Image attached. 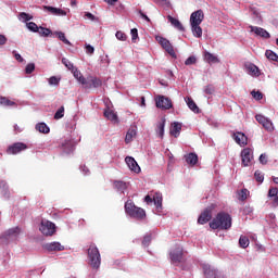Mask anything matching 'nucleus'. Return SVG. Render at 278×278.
<instances>
[{
	"mask_svg": "<svg viewBox=\"0 0 278 278\" xmlns=\"http://www.w3.org/2000/svg\"><path fill=\"white\" fill-rule=\"evenodd\" d=\"M231 215H229V213L219 212L210 223V227L211 229L227 231L231 229Z\"/></svg>",
	"mask_w": 278,
	"mask_h": 278,
	"instance_id": "f257e3e1",
	"label": "nucleus"
},
{
	"mask_svg": "<svg viewBox=\"0 0 278 278\" xmlns=\"http://www.w3.org/2000/svg\"><path fill=\"white\" fill-rule=\"evenodd\" d=\"M125 212L130 218H136V220H144V218H147L144 208L136 206L131 200L125 203Z\"/></svg>",
	"mask_w": 278,
	"mask_h": 278,
	"instance_id": "f03ea898",
	"label": "nucleus"
},
{
	"mask_svg": "<svg viewBox=\"0 0 278 278\" xmlns=\"http://www.w3.org/2000/svg\"><path fill=\"white\" fill-rule=\"evenodd\" d=\"M88 260L91 268L99 270L101 266V253H99V249L94 245H91L88 249Z\"/></svg>",
	"mask_w": 278,
	"mask_h": 278,
	"instance_id": "7ed1b4c3",
	"label": "nucleus"
},
{
	"mask_svg": "<svg viewBox=\"0 0 278 278\" xmlns=\"http://www.w3.org/2000/svg\"><path fill=\"white\" fill-rule=\"evenodd\" d=\"M169 260H170L172 264H174L175 266H179V264L184 263L186 260L184 248L176 247V248L172 249L169 252Z\"/></svg>",
	"mask_w": 278,
	"mask_h": 278,
	"instance_id": "20e7f679",
	"label": "nucleus"
},
{
	"mask_svg": "<svg viewBox=\"0 0 278 278\" xmlns=\"http://www.w3.org/2000/svg\"><path fill=\"white\" fill-rule=\"evenodd\" d=\"M84 88L90 90L92 88H101L103 86V80L97 76H88L85 78V84H83Z\"/></svg>",
	"mask_w": 278,
	"mask_h": 278,
	"instance_id": "39448f33",
	"label": "nucleus"
},
{
	"mask_svg": "<svg viewBox=\"0 0 278 278\" xmlns=\"http://www.w3.org/2000/svg\"><path fill=\"white\" fill-rule=\"evenodd\" d=\"M39 230L43 236H53L56 231V227L50 220H42Z\"/></svg>",
	"mask_w": 278,
	"mask_h": 278,
	"instance_id": "423d86ee",
	"label": "nucleus"
},
{
	"mask_svg": "<svg viewBox=\"0 0 278 278\" xmlns=\"http://www.w3.org/2000/svg\"><path fill=\"white\" fill-rule=\"evenodd\" d=\"M23 151H27V146L24 142H15L7 149L8 155H18V153H23Z\"/></svg>",
	"mask_w": 278,
	"mask_h": 278,
	"instance_id": "0eeeda50",
	"label": "nucleus"
},
{
	"mask_svg": "<svg viewBox=\"0 0 278 278\" xmlns=\"http://www.w3.org/2000/svg\"><path fill=\"white\" fill-rule=\"evenodd\" d=\"M214 211V204L211 206H207L199 216L198 224L199 225H206V223H210L212 220V212Z\"/></svg>",
	"mask_w": 278,
	"mask_h": 278,
	"instance_id": "6e6552de",
	"label": "nucleus"
},
{
	"mask_svg": "<svg viewBox=\"0 0 278 278\" xmlns=\"http://www.w3.org/2000/svg\"><path fill=\"white\" fill-rule=\"evenodd\" d=\"M253 162V149L245 148L241 151V164L242 166H249Z\"/></svg>",
	"mask_w": 278,
	"mask_h": 278,
	"instance_id": "1a4fd4ad",
	"label": "nucleus"
},
{
	"mask_svg": "<svg viewBox=\"0 0 278 278\" xmlns=\"http://www.w3.org/2000/svg\"><path fill=\"white\" fill-rule=\"evenodd\" d=\"M155 103L156 108H159L160 110H170V108H173V102L170 101V99L164 96H159L155 99Z\"/></svg>",
	"mask_w": 278,
	"mask_h": 278,
	"instance_id": "9d476101",
	"label": "nucleus"
},
{
	"mask_svg": "<svg viewBox=\"0 0 278 278\" xmlns=\"http://www.w3.org/2000/svg\"><path fill=\"white\" fill-rule=\"evenodd\" d=\"M255 119L257 121V123H260V125H262L264 127V129H266L267 131H273L275 129V126H273V122L270 119H268L266 116L262 115V114H257L255 116Z\"/></svg>",
	"mask_w": 278,
	"mask_h": 278,
	"instance_id": "9b49d317",
	"label": "nucleus"
},
{
	"mask_svg": "<svg viewBox=\"0 0 278 278\" xmlns=\"http://www.w3.org/2000/svg\"><path fill=\"white\" fill-rule=\"evenodd\" d=\"M232 138L239 147H247L249 144V137L244 132H233Z\"/></svg>",
	"mask_w": 278,
	"mask_h": 278,
	"instance_id": "f8f14e48",
	"label": "nucleus"
},
{
	"mask_svg": "<svg viewBox=\"0 0 278 278\" xmlns=\"http://www.w3.org/2000/svg\"><path fill=\"white\" fill-rule=\"evenodd\" d=\"M204 18H205V14L203 13V10L200 9V10L191 13L190 25H194V23L201 24V23H203Z\"/></svg>",
	"mask_w": 278,
	"mask_h": 278,
	"instance_id": "ddd939ff",
	"label": "nucleus"
},
{
	"mask_svg": "<svg viewBox=\"0 0 278 278\" xmlns=\"http://www.w3.org/2000/svg\"><path fill=\"white\" fill-rule=\"evenodd\" d=\"M157 40L163 49H165V51H167L172 55V58H175V49L173 48V45H170V41H168V39L164 37H159Z\"/></svg>",
	"mask_w": 278,
	"mask_h": 278,
	"instance_id": "4468645a",
	"label": "nucleus"
},
{
	"mask_svg": "<svg viewBox=\"0 0 278 278\" xmlns=\"http://www.w3.org/2000/svg\"><path fill=\"white\" fill-rule=\"evenodd\" d=\"M125 162L130 170L132 173H140V165H138V162H136V159L131 156H126Z\"/></svg>",
	"mask_w": 278,
	"mask_h": 278,
	"instance_id": "2eb2a0df",
	"label": "nucleus"
},
{
	"mask_svg": "<svg viewBox=\"0 0 278 278\" xmlns=\"http://www.w3.org/2000/svg\"><path fill=\"white\" fill-rule=\"evenodd\" d=\"M42 249L48 253H58L66 250V248L62 244H43Z\"/></svg>",
	"mask_w": 278,
	"mask_h": 278,
	"instance_id": "dca6fc26",
	"label": "nucleus"
},
{
	"mask_svg": "<svg viewBox=\"0 0 278 278\" xmlns=\"http://www.w3.org/2000/svg\"><path fill=\"white\" fill-rule=\"evenodd\" d=\"M43 10L53 16H66V11L55 7L43 5Z\"/></svg>",
	"mask_w": 278,
	"mask_h": 278,
	"instance_id": "f3484780",
	"label": "nucleus"
},
{
	"mask_svg": "<svg viewBox=\"0 0 278 278\" xmlns=\"http://www.w3.org/2000/svg\"><path fill=\"white\" fill-rule=\"evenodd\" d=\"M255 243H257L256 235H250V236L242 235L239 239V244H255Z\"/></svg>",
	"mask_w": 278,
	"mask_h": 278,
	"instance_id": "a211bd4d",
	"label": "nucleus"
},
{
	"mask_svg": "<svg viewBox=\"0 0 278 278\" xmlns=\"http://www.w3.org/2000/svg\"><path fill=\"white\" fill-rule=\"evenodd\" d=\"M250 29L253 34L260 36L261 38H270V33L262 27L250 26Z\"/></svg>",
	"mask_w": 278,
	"mask_h": 278,
	"instance_id": "6ab92c4d",
	"label": "nucleus"
},
{
	"mask_svg": "<svg viewBox=\"0 0 278 278\" xmlns=\"http://www.w3.org/2000/svg\"><path fill=\"white\" fill-rule=\"evenodd\" d=\"M104 116L105 118H108V121H111L112 123H118V115L110 108H106L104 110Z\"/></svg>",
	"mask_w": 278,
	"mask_h": 278,
	"instance_id": "aec40b11",
	"label": "nucleus"
},
{
	"mask_svg": "<svg viewBox=\"0 0 278 278\" xmlns=\"http://www.w3.org/2000/svg\"><path fill=\"white\" fill-rule=\"evenodd\" d=\"M167 21H169V23L173 25V27L178 29V31H186V28L184 27V24H181V22H179V20L168 15Z\"/></svg>",
	"mask_w": 278,
	"mask_h": 278,
	"instance_id": "412c9836",
	"label": "nucleus"
},
{
	"mask_svg": "<svg viewBox=\"0 0 278 278\" xmlns=\"http://www.w3.org/2000/svg\"><path fill=\"white\" fill-rule=\"evenodd\" d=\"M245 68L250 75H252V77H260V67H257L255 64L247 63Z\"/></svg>",
	"mask_w": 278,
	"mask_h": 278,
	"instance_id": "4be33fe9",
	"label": "nucleus"
},
{
	"mask_svg": "<svg viewBox=\"0 0 278 278\" xmlns=\"http://www.w3.org/2000/svg\"><path fill=\"white\" fill-rule=\"evenodd\" d=\"M191 25V31L195 38H201L203 36V28H201V24H197L193 22Z\"/></svg>",
	"mask_w": 278,
	"mask_h": 278,
	"instance_id": "5701e85b",
	"label": "nucleus"
},
{
	"mask_svg": "<svg viewBox=\"0 0 278 278\" xmlns=\"http://www.w3.org/2000/svg\"><path fill=\"white\" fill-rule=\"evenodd\" d=\"M169 134H170V136H174V138H178L179 134H181V124H179L177 122L173 123Z\"/></svg>",
	"mask_w": 278,
	"mask_h": 278,
	"instance_id": "b1692460",
	"label": "nucleus"
},
{
	"mask_svg": "<svg viewBox=\"0 0 278 278\" xmlns=\"http://www.w3.org/2000/svg\"><path fill=\"white\" fill-rule=\"evenodd\" d=\"M164 127H166V118H161L156 124V134L159 137L164 138Z\"/></svg>",
	"mask_w": 278,
	"mask_h": 278,
	"instance_id": "393cba45",
	"label": "nucleus"
},
{
	"mask_svg": "<svg viewBox=\"0 0 278 278\" xmlns=\"http://www.w3.org/2000/svg\"><path fill=\"white\" fill-rule=\"evenodd\" d=\"M185 157L187 164H190V166H195V164L199 162V156L197 153H189Z\"/></svg>",
	"mask_w": 278,
	"mask_h": 278,
	"instance_id": "a878e982",
	"label": "nucleus"
},
{
	"mask_svg": "<svg viewBox=\"0 0 278 278\" xmlns=\"http://www.w3.org/2000/svg\"><path fill=\"white\" fill-rule=\"evenodd\" d=\"M202 268L206 278H216V270L212 269L210 265H203Z\"/></svg>",
	"mask_w": 278,
	"mask_h": 278,
	"instance_id": "bb28decb",
	"label": "nucleus"
},
{
	"mask_svg": "<svg viewBox=\"0 0 278 278\" xmlns=\"http://www.w3.org/2000/svg\"><path fill=\"white\" fill-rule=\"evenodd\" d=\"M72 73H73L75 79H77V81H79V84H81V86H84V84H86V77H84V75L81 74V72H79V70H77V67L72 70Z\"/></svg>",
	"mask_w": 278,
	"mask_h": 278,
	"instance_id": "cd10ccee",
	"label": "nucleus"
},
{
	"mask_svg": "<svg viewBox=\"0 0 278 278\" xmlns=\"http://www.w3.org/2000/svg\"><path fill=\"white\" fill-rule=\"evenodd\" d=\"M35 129L39 131V134H49L51 131L49 126H47L45 123H38Z\"/></svg>",
	"mask_w": 278,
	"mask_h": 278,
	"instance_id": "c85d7f7f",
	"label": "nucleus"
},
{
	"mask_svg": "<svg viewBox=\"0 0 278 278\" xmlns=\"http://www.w3.org/2000/svg\"><path fill=\"white\" fill-rule=\"evenodd\" d=\"M54 36L59 38V40H61V42H63L64 45H67L68 47L72 46V43L70 42L68 39H66V35L62 31H54Z\"/></svg>",
	"mask_w": 278,
	"mask_h": 278,
	"instance_id": "c756f323",
	"label": "nucleus"
},
{
	"mask_svg": "<svg viewBox=\"0 0 278 278\" xmlns=\"http://www.w3.org/2000/svg\"><path fill=\"white\" fill-rule=\"evenodd\" d=\"M187 105L189 109H191L192 112L199 114V106L197 105L194 100H192V98H187Z\"/></svg>",
	"mask_w": 278,
	"mask_h": 278,
	"instance_id": "7c9ffc66",
	"label": "nucleus"
},
{
	"mask_svg": "<svg viewBox=\"0 0 278 278\" xmlns=\"http://www.w3.org/2000/svg\"><path fill=\"white\" fill-rule=\"evenodd\" d=\"M204 60H206L208 64H216L218 62V58L210 52H205Z\"/></svg>",
	"mask_w": 278,
	"mask_h": 278,
	"instance_id": "2f4dec72",
	"label": "nucleus"
},
{
	"mask_svg": "<svg viewBox=\"0 0 278 278\" xmlns=\"http://www.w3.org/2000/svg\"><path fill=\"white\" fill-rule=\"evenodd\" d=\"M114 187L119 192H123V190H127V184L125 181H123V180H115L114 181Z\"/></svg>",
	"mask_w": 278,
	"mask_h": 278,
	"instance_id": "473e14b6",
	"label": "nucleus"
},
{
	"mask_svg": "<svg viewBox=\"0 0 278 278\" xmlns=\"http://www.w3.org/2000/svg\"><path fill=\"white\" fill-rule=\"evenodd\" d=\"M136 138V129H129L125 137L126 144H129Z\"/></svg>",
	"mask_w": 278,
	"mask_h": 278,
	"instance_id": "72a5a7b5",
	"label": "nucleus"
},
{
	"mask_svg": "<svg viewBox=\"0 0 278 278\" xmlns=\"http://www.w3.org/2000/svg\"><path fill=\"white\" fill-rule=\"evenodd\" d=\"M265 55L267 60H271V62H278L277 53L273 52V50H266Z\"/></svg>",
	"mask_w": 278,
	"mask_h": 278,
	"instance_id": "f704fd0d",
	"label": "nucleus"
},
{
	"mask_svg": "<svg viewBox=\"0 0 278 278\" xmlns=\"http://www.w3.org/2000/svg\"><path fill=\"white\" fill-rule=\"evenodd\" d=\"M38 34H39L40 36H43V38H49V36H51V34H53V33H52L51 29H49V28L39 27Z\"/></svg>",
	"mask_w": 278,
	"mask_h": 278,
	"instance_id": "c9c22d12",
	"label": "nucleus"
},
{
	"mask_svg": "<svg viewBox=\"0 0 278 278\" xmlns=\"http://www.w3.org/2000/svg\"><path fill=\"white\" fill-rule=\"evenodd\" d=\"M0 104L5 105L7 108H12V105H16L14 101H11L8 98H0Z\"/></svg>",
	"mask_w": 278,
	"mask_h": 278,
	"instance_id": "e433bc0d",
	"label": "nucleus"
},
{
	"mask_svg": "<svg viewBox=\"0 0 278 278\" xmlns=\"http://www.w3.org/2000/svg\"><path fill=\"white\" fill-rule=\"evenodd\" d=\"M62 64H63L68 71H72V72L76 68L75 65H73V63L70 62V60L66 59V58H63V59H62Z\"/></svg>",
	"mask_w": 278,
	"mask_h": 278,
	"instance_id": "4c0bfd02",
	"label": "nucleus"
},
{
	"mask_svg": "<svg viewBox=\"0 0 278 278\" xmlns=\"http://www.w3.org/2000/svg\"><path fill=\"white\" fill-rule=\"evenodd\" d=\"M18 233H21V229L18 227H15V228H11L7 231V236L9 237H16L18 236Z\"/></svg>",
	"mask_w": 278,
	"mask_h": 278,
	"instance_id": "58836bf2",
	"label": "nucleus"
},
{
	"mask_svg": "<svg viewBox=\"0 0 278 278\" xmlns=\"http://www.w3.org/2000/svg\"><path fill=\"white\" fill-rule=\"evenodd\" d=\"M27 25V28L30 30V31H34V33H38V29H40V27H38V24L37 23H34V22H29L26 24Z\"/></svg>",
	"mask_w": 278,
	"mask_h": 278,
	"instance_id": "ea45409f",
	"label": "nucleus"
},
{
	"mask_svg": "<svg viewBox=\"0 0 278 278\" xmlns=\"http://www.w3.org/2000/svg\"><path fill=\"white\" fill-rule=\"evenodd\" d=\"M251 94L256 101H262L264 99V94L261 91L253 90L251 91Z\"/></svg>",
	"mask_w": 278,
	"mask_h": 278,
	"instance_id": "a19ab883",
	"label": "nucleus"
},
{
	"mask_svg": "<svg viewBox=\"0 0 278 278\" xmlns=\"http://www.w3.org/2000/svg\"><path fill=\"white\" fill-rule=\"evenodd\" d=\"M153 203L156 207V210L162 208V197L161 195H156L153 198Z\"/></svg>",
	"mask_w": 278,
	"mask_h": 278,
	"instance_id": "79ce46f5",
	"label": "nucleus"
},
{
	"mask_svg": "<svg viewBox=\"0 0 278 278\" xmlns=\"http://www.w3.org/2000/svg\"><path fill=\"white\" fill-rule=\"evenodd\" d=\"M55 121H60V118H64V106H61L54 114Z\"/></svg>",
	"mask_w": 278,
	"mask_h": 278,
	"instance_id": "37998d69",
	"label": "nucleus"
},
{
	"mask_svg": "<svg viewBox=\"0 0 278 278\" xmlns=\"http://www.w3.org/2000/svg\"><path fill=\"white\" fill-rule=\"evenodd\" d=\"M254 178L258 184H263L264 182V175L262 174V172L256 170L254 173Z\"/></svg>",
	"mask_w": 278,
	"mask_h": 278,
	"instance_id": "c03bdc74",
	"label": "nucleus"
},
{
	"mask_svg": "<svg viewBox=\"0 0 278 278\" xmlns=\"http://www.w3.org/2000/svg\"><path fill=\"white\" fill-rule=\"evenodd\" d=\"M33 71H36V64L29 63L25 67L26 75H31Z\"/></svg>",
	"mask_w": 278,
	"mask_h": 278,
	"instance_id": "a18cd8bd",
	"label": "nucleus"
},
{
	"mask_svg": "<svg viewBox=\"0 0 278 278\" xmlns=\"http://www.w3.org/2000/svg\"><path fill=\"white\" fill-rule=\"evenodd\" d=\"M214 92H216V88L214 87V85H207L206 87H204L205 94H213Z\"/></svg>",
	"mask_w": 278,
	"mask_h": 278,
	"instance_id": "49530a36",
	"label": "nucleus"
},
{
	"mask_svg": "<svg viewBox=\"0 0 278 278\" xmlns=\"http://www.w3.org/2000/svg\"><path fill=\"white\" fill-rule=\"evenodd\" d=\"M248 194H249V190L248 189H242L239 192V201H247Z\"/></svg>",
	"mask_w": 278,
	"mask_h": 278,
	"instance_id": "de8ad7c7",
	"label": "nucleus"
},
{
	"mask_svg": "<svg viewBox=\"0 0 278 278\" xmlns=\"http://www.w3.org/2000/svg\"><path fill=\"white\" fill-rule=\"evenodd\" d=\"M151 242H153V235L152 233L146 235L143 237L142 244H151Z\"/></svg>",
	"mask_w": 278,
	"mask_h": 278,
	"instance_id": "09e8293b",
	"label": "nucleus"
},
{
	"mask_svg": "<svg viewBox=\"0 0 278 278\" xmlns=\"http://www.w3.org/2000/svg\"><path fill=\"white\" fill-rule=\"evenodd\" d=\"M186 66H192V64H197V56H189L186 61H185Z\"/></svg>",
	"mask_w": 278,
	"mask_h": 278,
	"instance_id": "8fccbe9b",
	"label": "nucleus"
},
{
	"mask_svg": "<svg viewBox=\"0 0 278 278\" xmlns=\"http://www.w3.org/2000/svg\"><path fill=\"white\" fill-rule=\"evenodd\" d=\"M277 194H278V189H277V187H271V188H269V190H268V197H269V198L276 199Z\"/></svg>",
	"mask_w": 278,
	"mask_h": 278,
	"instance_id": "3c124183",
	"label": "nucleus"
},
{
	"mask_svg": "<svg viewBox=\"0 0 278 278\" xmlns=\"http://www.w3.org/2000/svg\"><path fill=\"white\" fill-rule=\"evenodd\" d=\"M117 40H122V42H125V40H127V35L121 30H118L116 34H115Z\"/></svg>",
	"mask_w": 278,
	"mask_h": 278,
	"instance_id": "603ef678",
	"label": "nucleus"
},
{
	"mask_svg": "<svg viewBox=\"0 0 278 278\" xmlns=\"http://www.w3.org/2000/svg\"><path fill=\"white\" fill-rule=\"evenodd\" d=\"M155 3H157V5H162L163 8H170V1L168 0H156Z\"/></svg>",
	"mask_w": 278,
	"mask_h": 278,
	"instance_id": "864d4df0",
	"label": "nucleus"
},
{
	"mask_svg": "<svg viewBox=\"0 0 278 278\" xmlns=\"http://www.w3.org/2000/svg\"><path fill=\"white\" fill-rule=\"evenodd\" d=\"M130 34H131V40L132 42H136V40H138V29L137 28H132L130 30Z\"/></svg>",
	"mask_w": 278,
	"mask_h": 278,
	"instance_id": "5fc2aeb1",
	"label": "nucleus"
},
{
	"mask_svg": "<svg viewBox=\"0 0 278 278\" xmlns=\"http://www.w3.org/2000/svg\"><path fill=\"white\" fill-rule=\"evenodd\" d=\"M85 18H88L89 21H92V22L99 21V17L94 16V15H93L92 13H90V12H86V13H85Z\"/></svg>",
	"mask_w": 278,
	"mask_h": 278,
	"instance_id": "6e6d98bb",
	"label": "nucleus"
},
{
	"mask_svg": "<svg viewBox=\"0 0 278 278\" xmlns=\"http://www.w3.org/2000/svg\"><path fill=\"white\" fill-rule=\"evenodd\" d=\"M49 84H50V86H58V84H60V79H58V77H55V76H51L49 78Z\"/></svg>",
	"mask_w": 278,
	"mask_h": 278,
	"instance_id": "4d7b16f0",
	"label": "nucleus"
},
{
	"mask_svg": "<svg viewBox=\"0 0 278 278\" xmlns=\"http://www.w3.org/2000/svg\"><path fill=\"white\" fill-rule=\"evenodd\" d=\"M258 160H260V163L263 165L268 164V156L266 154H261Z\"/></svg>",
	"mask_w": 278,
	"mask_h": 278,
	"instance_id": "13d9d810",
	"label": "nucleus"
},
{
	"mask_svg": "<svg viewBox=\"0 0 278 278\" xmlns=\"http://www.w3.org/2000/svg\"><path fill=\"white\" fill-rule=\"evenodd\" d=\"M20 18L22 21H31V16H29V14H27L25 12L20 13Z\"/></svg>",
	"mask_w": 278,
	"mask_h": 278,
	"instance_id": "bf43d9fd",
	"label": "nucleus"
},
{
	"mask_svg": "<svg viewBox=\"0 0 278 278\" xmlns=\"http://www.w3.org/2000/svg\"><path fill=\"white\" fill-rule=\"evenodd\" d=\"M13 55H14V58H15V60H16L17 62H21V63L24 62L23 56H21V54H20L18 52H16V50L13 51Z\"/></svg>",
	"mask_w": 278,
	"mask_h": 278,
	"instance_id": "052dcab7",
	"label": "nucleus"
},
{
	"mask_svg": "<svg viewBox=\"0 0 278 278\" xmlns=\"http://www.w3.org/2000/svg\"><path fill=\"white\" fill-rule=\"evenodd\" d=\"M86 53H88L89 55H92V53H94V47L87 45L86 46Z\"/></svg>",
	"mask_w": 278,
	"mask_h": 278,
	"instance_id": "680f3d73",
	"label": "nucleus"
},
{
	"mask_svg": "<svg viewBox=\"0 0 278 278\" xmlns=\"http://www.w3.org/2000/svg\"><path fill=\"white\" fill-rule=\"evenodd\" d=\"M139 14H140L141 18H143L148 23H151V18H149V16H147V14H144L142 11H139Z\"/></svg>",
	"mask_w": 278,
	"mask_h": 278,
	"instance_id": "e2e57ef3",
	"label": "nucleus"
},
{
	"mask_svg": "<svg viewBox=\"0 0 278 278\" xmlns=\"http://www.w3.org/2000/svg\"><path fill=\"white\" fill-rule=\"evenodd\" d=\"M5 42H8V38L5 37V35H0V46L5 45Z\"/></svg>",
	"mask_w": 278,
	"mask_h": 278,
	"instance_id": "0e129e2a",
	"label": "nucleus"
},
{
	"mask_svg": "<svg viewBox=\"0 0 278 278\" xmlns=\"http://www.w3.org/2000/svg\"><path fill=\"white\" fill-rule=\"evenodd\" d=\"M80 169L84 173V175H88V173H90V169H88L86 165L80 166Z\"/></svg>",
	"mask_w": 278,
	"mask_h": 278,
	"instance_id": "69168bd1",
	"label": "nucleus"
},
{
	"mask_svg": "<svg viewBox=\"0 0 278 278\" xmlns=\"http://www.w3.org/2000/svg\"><path fill=\"white\" fill-rule=\"evenodd\" d=\"M144 201L148 205H150V203H153V198H151V195H146Z\"/></svg>",
	"mask_w": 278,
	"mask_h": 278,
	"instance_id": "338daca9",
	"label": "nucleus"
},
{
	"mask_svg": "<svg viewBox=\"0 0 278 278\" xmlns=\"http://www.w3.org/2000/svg\"><path fill=\"white\" fill-rule=\"evenodd\" d=\"M14 131H15V134H21V131H23V128H21V126H18V124H15Z\"/></svg>",
	"mask_w": 278,
	"mask_h": 278,
	"instance_id": "774afa93",
	"label": "nucleus"
}]
</instances>
